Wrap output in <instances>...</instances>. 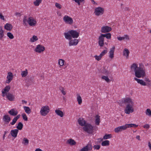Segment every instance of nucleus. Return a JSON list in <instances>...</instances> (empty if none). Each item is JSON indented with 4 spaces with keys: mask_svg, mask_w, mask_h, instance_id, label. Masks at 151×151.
<instances>
[{
    "mask_svg": "<svg viewBox=\"0 0 151 151\" xmlns=\"http://www.w3.org/2000/svg\"><path fill=\"white\" fill-rule=\"evenodd\" d=\"M112 28L111 27L107 26H103L101 28V32L102 33H106L109 32L111 31Z\"/></svg>",
    "mask_w": 151,
    "mask_h": 151,
    "instance_id": "obj_11",
    "label": "nucleus"
},
{
    "mask_svg": "<svg viewBox=\"0 0 151 151\" xmlns=\"http://www.w3.org/2000/svg\"><path fill=\"white\" fill-rule=\"evenodd\" d=\"M64 35L65 38L70 40L72 37L73 38H77L79 36V34L76 30H71L67 32L64 33Z\"/></svg>",
    "mask_w": 151,
    "mask_h": 151,
    "instance_id": "obj_2",
    "label": "nucleus"
},
{
    "mask_svg": "<svg viewBox=\"0 0 151 151\" xmlns=\"http://www.w3.org/2000/svg\"><path fill=\"white\" fill-rule=\"evenodd\" d=\"M18 132V129H12L11 131L10 134L13 137L16 138L17 136Z\"/></svg>",
    "mask_w": 151,
    "mask_h": 151,
    "instance_id": "obj_18",
    "label": "nucleus"
},
{
    "mask_svg": "<svg viewBox=\"0 0 151 151\" xmlns=\"http://www.w3.org/2000/svg\"><path fill=\"white\" fill-rule=\"evenodd\" d=\"M134 75L137 78H143L146 75L145 69L142 67H138L135 71Z\"/></svg>",
    "mask_w": 151,
    "mask_h": 151,
    "instance_id": "obj_4",
    "label": "nucleus"
},
{
    "mask_svg": "<svg viewBox=\"0 0 151 151\" xmlns=\"http://www.w3.org/2000/svg\"><path fill=\"white\" fill-rule=\"evenodd\" d=\"M42 0H36L34 2V4L36 6H39Z\"/></svg>",
    "mask_w": 151,
    "mask_h": 151,
    "instance_id": "obj_39",
    "label": "nucleus"
},
{
    "mask_svg": "<svg viewBox=\"0 0 151 151\" xmlns=\"http://www.w3.org/2000/svg\"><path fill=\"white\" fill-rule=\"evenodd\" d=\"M93 147L95 149L99 150L100 148V145H95L93 146Z\"/></svg>",
    "mask_w": 151,
    "mask_h": 151,
    "instance_id": "obj_53",
    "label": "nucleus"
},
{
    "mask_svg": "<svg viewBox=\"0 0 151 151\" xmlns=\"http://www.w3.org/2000/svg\"><path fill=\"white\" fill-rule=\"evenodd\" d=\"M119 104H127L124 110V112L127 114H129L134 111V108L132 107L134 102L132 99L129 97L123 98L119 100Z\"/></svg>",
    "mask_w": 151,
    "mask_h": 151,
    "instance_id": "obj_1",
    "label": "nucleus"
},
{
    "mask_svg": "<svg viewBox=\"0 0 151 151\" xmlns=\"http://www.w3.org/2000/svg\"><path fill=\"white\" fill-rule=\"evenodd\" d=\"M20 115L19 114L17 115L14 118H15L17 120L20 118Z\"/></svg>",
    "mask_w": 151,
    "mask_h": 151,
    "instance_id": "obj_61",
    "label": "nucleus"
},
{
    "mask_svg": "<svg viewBox=\"0 0 151 151\" xmlns=\"http://www.w3.org/2000/svg\"><path fill=\"white\" fill-rule=\"evenodd\" d=\"M35 151H43L40 148H37L36 149Z\"/></svg>",
    "mask_w": 151,
    "mask_h": 151,
    "instance_id": "obj_64",
    "label": "nucleus"
},
{
    "mask_svg": "<svg viewBox=\"0 0 151 151\" xmlns=\"http://www.w3.org/2000/svg\"><path fill=\"white\" fill-rule=\"evenodd\" d=\"M77 101L79 104H81L82 103V99L81 97L79 95H77Z\"/></svg>",
    "mask_w": 151,
    "mask_h": 151,
    "instance_id": "obj_38",
    "label": "nucleus"
},
{
    "mask_svg": "<svg viewBox=\"0 0 151 151\" xmlns=\"http://www.w3.org/2000/svg\"><path fill=\"white\" fill-rule=\"evenodd\" d=\"M83 129L89 134H92L93 132V127L90 124L86 123L83 127Z\"/></svg>",
    "mask_w": 151,
    "mask_h": 151,
    "instance_id": "obj_5",
    "label": "nucleus"
},
{
    "mask_svg": "<svg viewBox=\"0 0 151 151\" xmlns=\"http://www.w3.org/2000/svg\"><path fill=\"white\" fill-rule=\"evenodd\" d=\"M2 91V96L3 97H4L5 96H6L7 94H8V93H6L2 91Z\"/></svg>",
    "mask_w": 151,
    "mask_h": 151,
    "instance_id": "obj_58",
    "label": "nucleus"
},
{
    "mask_svg": "<svg viewBox=\"0 0 151 151\" xmlns=\"http://www.w3.org/2000/svg\"><path fill=\"white\" fill-rule=\"evenodd\" d=\"M45 50V47L42 45L39 44L37 45L35 50V51L36 52L41 53L43 52Z\"/></svg>",
    "mask_w": 151,
    "mask_h": 151,
    "instance_id": "obj_9",
    "label": "nucleus"
},
{
    "mask_svg": "<svg viewBox=\"0 0 151 151\" xmlns=\"http://www.w3.org/2000/svg\"><path fill=\"white\" fill-rule=\"evenodd\" d=\"M148 146L149 147L150 149L151 150V144L150 142H148Z\"/></svg>",
    "mask_w": 151,
    "mask_h": 151,
    "instance_id": "obj_63",
    "label": "nucleus"
},
{
    "mask_svg": "<svg viewBox=\"0 0 151 151\" xmlns=\"http://www.w3.org/2000/svg\"><path fill=\"white\" fill-rule=\"evenodd\" d=\"M111 137V134H106L104 136L103 139H107Z\"/></svg>",
    "mask_w": 151,
    "mask_h": 151,
    "instance_id": "obj_43",
    "label": "nucleus"
},
{
    "mask_svg": "<svg viewBox=\"0 0 151 151\" xmlns=\"http://www.w3.org/2000/svg\"><path fill=\"white\" fill-rule=\"evenodd\" d=\"M92 149V145L91 144H88L85 147L81 149L80 151H87L89 150H91Z\"/></svg>",
    "mask_w": 151,
    "mask_h": 151,
    "instance_id": "obj_15",
    "label": "nucleus"
},
{
    "mask_svg": "<svg viewBox=\"0 0 151 151\" xmlns=\"http://www.w3.org/2000/svg\"><path fill=\"white\" fill-rule=\"evenodd\" d=\"M67 143L69 144L70 145H74L76 144V142L74 139H70L67 140Z\"/></svg>",
    "mask_w": 151,
    "mask_h": 151,
    "instance_id": "obj_22",
    "label": "nucleus"
},
{
    "mask_svg": "<svg viewBox=\"0 0 151 151\" xmlns=\"http://www.w3.org/2000/svg\"><path fill=\"white\" fill-rule=\"evenodd\" d=\"M120 129L121 131H122L123 130H125L127 128V126L126 125V124L124 126H120Z\"/></svg>",
    "mask_w": 151,
    "mask_h": 151,
    "instance_id": "obj_48",
    "label": "nucleus"
},
{
    "mask_svg": "<svg viewBox=\"0 0 151 151\" xmlns=\"http://www.w3.org/2000/svg\"><path fill=\"white\" fill-rule=\"evenodd\" d=\"M17 121V120L14 117L12 121V122H11L10 123V124L12 125H14L15 124V123Z\"/></svg>",
    "mask_w": 151,
    "mask_h": 151,
    "instance_id": "obj_51",
    "label": "nucleus"
},
{
    "mask_svg": "<svg viewBox=\"0 0 151 151\" xmlns=\"http://www.w3.org/2000/svg\"><path fill=\"white\" fill-rule=\"evenodd\" d=\"M69 40V42L68 43V45L69 46H76L78 44L79 42L78 40L76 39H72V38L71 39Z\"/></svg>",
    "mask_w": 151,
    "mask_h": 151,
    "instance_id": "obj_10",
    "label": "nucleus"
},
{
    "mask_svg": "<svg viewBox=\"0 0 151 151\" xmlns=\"http://www.w3.org/2000/svg\"><path fill=\"white\" fill-rule=\"evenodd\" d=\"M55 113L58 115L60 116V117H62L64 115L63 112L59 109H56L55 110Z\"/></svg>",
    "mask_w": 151,
    "mask_h": 151,
    "instance_id": "obj_23",
    "label": "nucleus"
},
{
    "mask_svg": "<svg viewBox=\"0 0 151 151\" xmlns=\"http://www.w3.org/2000/svg\"><path fill=\"white\" fill-rule=\"evenodd\" d=\"M102 36H103L104 37H106L108 39H110L111 38V34L109 33L104 34H102Z\"/></svg>",
    "mask_w": 151,
    "mask_h": 151,
    "instance_id": "obj_31",
    "label": "nucleus"
},
{
    "mask_svg": "<svg viewBox=\"0 0 151 151\" xmlns=\"http://www.w3.org/2000/svg\"><path fill=\"white\" fill-rule=\"evenodd\" d=\"M38 39L37 36L33 35L32 37L30 39V41L31 42H34L37 40Z\"/></svg>",
    "mask_w": 151,
    "mask_h": 151,
    "instance_id": "obj_36",
    "label": "nucleus"
},
{
    "mask_svg": "<svg viewBox=\"0 0 151 151\" xmlns=\"http://www.w3.org/2000/svg\"><path fill=\"white\" fill-rule=\"evenodd\" d=\"M8 113L10 115L15 116H17L18 114V112L17 110L13 109L9 111Z\"/></svg>",
    "mask_w": 151,
    "mask_h": 151,
    "instance_id": "obj_14",
    "label": "nucleus"
},
{
    "mask_svg": "<svg viewBox=\"0 0 151 151\" xmlns=\"http://www.w3.org/2000/svg\"><path fill=\"white\" fill-rule=\"evenodd\" d=\"M101 72L106 75H108L109 74V71H108L105 67H103L101 70Z\"/></svg>",
    "mask_w": 151,
    "mask_h": 151,
    "instance_id": "obj_25",
    "label": "nucleus"
},
{
    "mask_svg": "<svg viewBox=\"0 0 151 151\" xmlns=\"http://www.w3.org/2000/svg\"><path fill=\"white\" fill-rule=\"evenodd\" d=\"M129 52L127 48H125L123 51L124 56H125L127 58H128L129 57Z\"/></svg>",
    "mask_w": 151,
    "mask_h": 151,
    "instance_id": "obj_24",
    "label": "nucleus"
},
{
    "mask_svg": "<svg viewBox=\"0 0 151 151\" xmlns=\"http://www.w3.org/2000/svg\"><path fill=\"white\" fill-rule=\"evenodd\" d=\"M27 22L29 25L31 26H34L37 23L36 21L32 17H30L29 18Z\"/></svg>",
    "mask_w": 151,
    "mask_h": 151,
    "instance_id": "obj_12",
    "label": "nucleus"
},
{
    "mask_svg": "<svg viewBox=\"0 0 151 151\" xmlns=\"http://www.w3.org/2000/svg\"><path fill=\"white\" fill-rule=\"evenodd\" d=\"M15 14L16 16H18L19 17H20L21 15V14L18 12H16Z\"/></svg>",
    "mask_w": 151,
    "mask_h": 151,
    "instance_id": "obj_62",
    "label": "nucleus"
},
{
    "mask_svg": "<svg viewBox=\"0 0 151 151\" xmlns=\"http://www.w3.org/2000/svg\"><path fill=\"white\" fill-rule=\"evenodd\" d=\"M24 108L25 112L28 114H29L31 112V111L29 107L24 106Z\"/></svg>",
    "mask_w": 151,
    "mask_h": 151,
    "instance_id": "obj_29",
    "label": "nucleus"
},
{
    "mask_svg": "<svg viewBox=\"0 0 151 151\" xmlns=\"http://www.w3.org/2000/svg\"><path fill=\"white\" fill-rule=\"evenodd\" d=\"M107 51L106 50H104L100 54V55L101 57H102L107 52Z\"/></svg>",
    "mask_w": 151,
    "mask_h": 151,
    "instance_id": "obj_46",
    "label": "nucleus"
},
{
    "mask_svg": "<svg viewBox=\"0 0 151 151\" xmlns=\"http://www.w3.org/2000/svg\"><path fill=\"white\" fill-rule=\"evenodd\" d=\"M104 12V9L101 7H99L95 9L94 13L96 15L99 16L102 14Z\"/></svg>",
    "mask_w": 151,
    "mask_h": 151,
    "instance_id": "obj_7",
    "label": "nucleus"
},
{
    "mask_svg": "<svg viewBox=\"0 0 151 151\" xmlns=\"http://www.w3.org/2000/svg\"><path fill=\"white\" fill-rule=\"evenodd\" d=\"M50 109L48 106H42L40 111V114L42 116H46L49 112Z\"/></svg>",
    "mask_w": 151,
    "mask_h": 151,
    "instance_id": "obj_6",
    "label": "nucleus"
},
{
    "mask_svg": "<svg viewBox=\"0 0 151 151\" xmlns=\"http://www.w3.org/2000/svg\"><path fill=\"white\" fill-rule=\"evenodd\" d=\"M55 6L57 8H58L59 9H61L62 7L61 5L58 3H55Z\"/></svg>",
    "mask_w": 151,
    "mask_h": 151,
    "instance_id": "obj_55",
    "label": "nucleus"
},
{
    "mask_svg": "<svg viewBox=\"0 0 151 151\" xmlns=\"http://www.w3.org/2000/svg\"><path fill=\"white\" fill-rule=\"evenodd\" d=\"M115 49V47L114 46L110 49L109 57L111 59H113L114 57V52Z\"/></svg>",
    "mask_w": 151,
    "mask_h": 151,
    "instance_id": "obj_17",
    "label": "nucleus"
},
{
    "mask_svg": "<svg viewBox=\"0 0 151 151\" xmlns=\"http://www.w3.org/2000/svg\"><path fill=\"white\" fill-rule=\"evenodd\" d=\"M114 131L116 133H119V132H121V130L120 127H118L114 129Z\"/></svg>",
    "mask_w": 151,
    "mask_h": 151,
    "instance_id": "obj_45",
    "label": "nucleus"
},
{
    "mask_svg": "<svg viewBox=\"0 0 151 151\" xmlns=\"http://www.w3.org/2000/svg\"><path fill=\"white\" fill-rule=\"evenodd\" d=\"M4 28L7 30L11 31L13 27L11 24L6 23L4 25Z\"/></svg>",
    "mask_w": 151,
    "mask_h": 151,
    "instance_id": "obj_21",
    "label": "nucleus"
},
{
    "mask_svg": "<svg viewBox=\"0 0 151 151\" xmlns=\"http://www.w3.org/2000/svg\"><path fill=\"white\" fill-rule=\"evenodd\" d=\"M96 119L95 120V124L96 125H98L100 122V116L99 115L96 116Z\"/></svg>",
    "mask_w": 151,
    "mask_h": 151,
    "instance_id": "obj_33",
    "label": "nucleus"
},
{
    "mask_svg": "<svg viewBox=\"0 0 151 151\" xmlns=\"http://www.w3.org/2000/svg\"><path fill=\"white\" fill-rule=\"evenodd\" d=\"M64 60H63L62 59H60L58 60V64L61 66H63L64 64Z\"/></svg>",
    "mask_w": 151,
    "mask_h": 151,
    "instance_id": "obj_42",
    "label": "nucleus"
},
{
    "mask_svg": "<svg viewBox=\"0 0 151 151\" xmlns=\"http://www.w3.org/2000/svg\"><path fill=\"white\" fill-rule=\"evenodd\" d=\"M117 39L118 40L121 41L124 40L125 39V37H117Z\"/></svg>",
    "mask_w": 151,
    "mask_h": 151,
    "instance_id": "obj_56",
    "label": "nucleus"
},
{
    "mask_svg": "<svg viewBox=\"0 0 151 151\" xmlns=\"http://www.w3.org/2000/svg\"><path fill=\"white\" fill-rule=\"evenodd\" d=\"M26 18L27 17L26 16H24L23 20V24H24V25L25 26H27V20Z\"/></svg>",
    "mask_w": 151,
    "mask_h": 151,
    "instance_id": "obj_47",
    "label": "nucleus"
},
{
    "mask_svg": "<svg viewBox=\"0 0 151 151\" xmlns=\"http://www.w3.org/2000/svg\"><path fill=\"white\" fill-rule=\"evenodd\" d=\"M7 35L9 38L11 39L14 38V36L13 34L11 32H8L7 33Z\"/></svg>",
    "mask_w": 151,
    "mask_h": 151,
    "instance_id": "obj_41",
    "label": "nucleus"
},
{
    "mask_svg": "<svg viewBox=\"0 0 151 151\" xmlns=\"http://www.w3.org/2000/svg\"><path fill=\"white\" fill-rule=\"evenodd\" d=\"M29 142V140L26 138H24L23 139L22 143L25 145H28Z\"/></svg>",
    "mask_w": 151,
    "mask_h": 151,
    "instance_id": "obj_37",
    "label": "nucleus"
},
{
    "mask_svg": "<svg viewBox=\"0 0 151 151\" xmlns=\"http://www.w3.org/2000/svg\"><path fill=\"white\" fill-rule=\"evenodd\" d=\"M79 124L81 126H84L86 123V121L83 118H79L78 120Z\"/></svg>",
    "mask_w": 151,
    "mask_h": 151,
    "instance_id": "obj_20",
    "label": "nucleus"
},
{
    "mask_svg": "<svg viewBox=\"0 0 151 151\" xmlns=\"http://www.w3.org/2000/svg\"><path fill=\"white\" fill-rule=\"evenodd\" d=\"M134 79L138 83L140 84L142 86H147L150 87L151 85V81L148 78H145L144 79V81L142 79H140L136 78H134Z\"/></svg>",
    "mask_w": 151,
    "mask_h": 151,
    "instance_id": "obj_3",
    "label": "nucleus"
},
{
    "mask_svg": "<svg viewBox=\"0 0 151 151\" xmlns=\"http://www.w3.org/2000/svg\"><path fill=\"white\" fill-rule=\"evenodd\" d=\"M64 21L66 24H71L73 22V20L71 17L67 15H65L63 18Z\"/></svg>",
    "mask_w": 151,
    "mask_h": 151,
    "instance_id": "obj_8",
    "label": "nucleus"
},
{
    "mask_svg": "<svg viewBox=\"0 0 151 151\" xmlns=\"http://www.w3.org/2000/svg\"><path fill=\"white\" fill-rule=\"evenodd\" d=\"M0 18L3 20H4V16H3L1 13L0 14Z\"/></svg>",
    "mask_w": 151,
    "mask_h": 151,
    "instance_id": "obj_59",
    "label": "nucleus"
},
{
    "mask_svg": "<svg viewBox=\"0 0 151 151\" xmlns=\"http://www.w3.org/2000/svg\"><path fill=\"white\" fill-rule=\"evenodd\" d=\"M94 57L98 61L100 60L102 58V57H101L100 55H99V56L96 55L94 56Z\"/></svg>",
    "mask_w": 151,
    "mask_h": 151,
    "instance_id": "obj_54",
    "label": "nucleus"
},
{
    "mask_svg": "<svg viewBox=\"0 0 151 151\" xmlns=\"http://www.w3.org/2000/svg\"><path fill=\"white\" fill-rule=\"evenodd\" d=\"M3 120L6 124H8L10 121L11 119L9 115H5L3 117Z\"/></svg>",
    "mask_w": 151,
    "mask_h": 151,
    "instance_id": "obj_16",
    "label": "nucleus"
},
{
    "mask_svg": "<svg viewBox=\"0 0 151 151\" xmlns=\"http://www.w3.org/2000/svg\"><path fill=\"white\" fill-rule=\"evenodd\" d=\"M23 124L21 122H19L18 124V125L17 126L16 128L17 129L19 130H21L23 127Z\"/></svg>",
    "mask_w": 151,
    "mask_h": 151,
    "instance_id": "obj_30",
    "label": "nucleus"
},
{
    "mask_svg": "<svg viewBox=\"0 0 151 151\" xmlns=\"http://www.w3.org/2000/svg\"><path fill=\"white\" fill-rule=\"evenodd\" d=\"M109 141L108 140H106L102 142L101 145L102 146H107L109 145Z\"/></svg>",
    "mask_w": 151,
    "mask_h": 151,
    "instance_id": "obj_32",
    "label": "nucleus"
},
{
    "mask_svg": "<svg viewBox=\"0 0 151 151\" xmlns=\"http://www.w3.org/2000/svg\"><path fill=\"white\" fill-rule=\"evenodd\" d=\"M138 68V67L137 65L135 63H133L131 66V69L132 70H134V72H135L136 70Z\"/></svg>",
    "mask_w": 151,
    "mask_h": 151,
    "instance_id": "obj_26",
    "label": "nucleus"
},
{
    "mask_svg": "<svg viewBox=\"0 0 151 151\" xmlns=\"http://www.w3.org/2000/svg\"><path fill=\"white\" fill-rule=\"evenodd\" d=\"M102 79L105 80L107 83H109L110 81V80L109 79L107 76H103L102 77Z\"/></svg>",
    "mask_w": 151,
    "mask_h": 151,
    "instance_id": "obj_40",
    "label": "nucleus"
},
{
    "mask_svg": "<svg viewBox=\"0 0 151 151\" xmlns=\"http://www.w3.org/2000/svg\"><path fill=\"white\" fill-rule=\"evenodd\" d=\"M10 86L9 85L6 86L3 89L2 91L5 92L6 93H8V92L9 91L10 89Z\"/></svg>",
    "mask_w": 151,
    "mask_h": 151,
    "instance_id": "obj_27",
    "label": "nucleus"
},
{
    "mask_svg": "<svg viewBox=\"0 0 151 151\" xmlns=\"http://www.w3.org/2000/svg\"><path fill=\"white\" fill-rule=\"evenodd\" d=\"M126 125L127 126V128L129 127L136 128L138 126V125L133 124H126Z\"/></svg>",
    "mask_w": 151,
    "mask_h": 151,
    "instance_id": "obj_34",
    "label": "nucleus"
},
{
    "mask_svg": "<svg viewBox=\"0 0 151 151\" xmlns=\"http://www.w3.org/2000/svg\"><path fill=\"white\" fill-rule=\"evenodd\" d=\"M104 37L102 36V34H101V35L99 37V40L104 42Z\"/></svg>",
    "mask_w": 151,
    "mask_h": 151,
    "instance_id": "obj_50",
    "label": "nucleus"
},
{
    "mask_svg": "<svg viewBox=\"0 0 151 151\" xmlns=\"http://www.w3.org/2000/svg\"><path fill=\"white\" fill-rule=\"evenodd\" d=\"M4 31L3 30L2 27L1 26L0 27V40H1L2 38L4 37Z\"/></svg>",
    "mask_w": 151,
    "mask_h": 151,
    "instance_id": "obj_28",
    "label": "nucleus"
},
{
    "mask_svg": "<svg viewBox=\"0 0 151 151\" xmlns=\"http://www.w3.org/2000/svg\"><path fill=\"white\" fill-rule=\"evenodd\" d=\"M27 70L26 69L25 71H22L21 73V75L22 77H26L28 74Z\"/></svg>",
    "mask_w": 151,
    "mask_h": 151,
    "instance_id": "obj_35",
    "label": "nucleus"
},
{
    "mask_svg": "<svg viewBox=\"0 0 151 151\" xmlns=\"http://www.w3.org/2000/svg\"><path fill=\"white\" fill-rule=\"evenodd\" d=\"M98 43L99 45L101 47H103L104 45V42L99 40Z\"/></svg>",
    "mask_w": 151,
    "mask_h": 151,
    "instance_id": "obj_52",
    "label": "nucleus"
},
{
    "mask_svg": "<svg viewBox=\"0 0 151 151\" xmlns=\"http://www.w3.org/2000/svg\"><path fill=\"white\" fill-rule=\"evenodd\" d=\"M14 76L12 73L11 72H8L7 76V79L6 80V83H9L12 80Z\"/></svg>",
    "mask_w": 151,
    "mask_h": 151,
    "instance_id": "obj_13",
    "label": "nucleus"
},
{
    "mask_svg": "<svg viewBox=\"0 0 151 151\" xmlns=\"http://www.w3.org/2000/svg\"><path fill=\"white\" fill-rule=\"evenodd\" d=\"M146 114L148 116L151 115V111L150 109H147L146 111Z\"/></svg>",
    "mask_w": 151,
    "mask_h": 151,
    "instance_id": "obj_44",
    "label": "nucleus"
},
{
    "mask_svg": "<svg viewBox=\"0 0 151 151\" xmlns=\"http://www.w3.org/2000/svg\"><path fill=\"white\" fill-rule=\"evenodd\" d=\"M6 98L10 101H14L15 99L14 96L9 93L7 94Z\"/></svg>",
    "mask_w": 151,
    "mask_h": 151,
    "instance_id": "obj_19",
    "label": "nucleus"
},
{
    "mask_svg": "<svg viewBox=\"0 0 151 151\" xmlns=\"http://www.w3.org/2000/svg\"><path fill=\"white\" fill-rule=\"evenodd\" d=\"M98 141L97 142L98 143H99L101 141H102L103 140V139L101 138H99L98 139Z\"/></svg>",
    "mask_w": 151,
    "mask_h": 151,
    "instance_id": "obj_60",
    "label": "nucleus"
},
{
    "mask_svg": "<svg viewBox=\"0 0 151 151\" xmlns=\"http://www.w3.org/2000/svg\"><path fill=\"white\" fill-rule=\"evenodd\" d=\"M23 119L25 121H27L28 120L27 117L25 113H24L22 114Z\"/></svg>",
    "mask_w": 151,
    "mask_h": 151,
    "instance_id": "obj_49",
    "label": "nucleus"
},
{
    "mask_svg": "<svg viewBox=\"0 0 151 151\" xmlns=\"http://www.w3.org/2000/svg\"><path fill=\"white\" fill-rule=\"evenodd\" d=\"M143 127L145 128L148 129L150 127V125L149 124H146L143 126Z\"/></svg>",
    "mask_w": 151,
    "mask_h": 151,
    "instance_id": "obj_57",
    "label": "nucleus"
}]
</instances>
